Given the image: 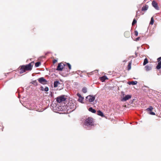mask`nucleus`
<instances>
[{
  "instance_id": "obj_1",
  "label": "nucleus",
  "mask_w": 161,
  "mask_h": 161,
  "mask_svg": "<svg viewBox=\"0 0 161 161\" xmlns=\"http://www.w3.org/2000/svg\"><path fill=\"white\" fill-rule=\"evenodd\" d=\"M34 62H31L26 65H23L20 66L19 73L22 74L25 72L26 71H30L32 69Z\"/></svg>"
},
{
  "instance_id": "obj_2",
  "label": "nucleus",
  "mask_w": 161,
  "mask_h": 161,
  "mask_svg": "<svg viewBox=\"0 0 161 161\" xmlns=\"http://www.w3.org/2000/svg\"><path fill=\"white\" fill-rule=\"evenodd\" d=\"M84 125L87 126L94 125V119L92 117H89L85 119L84 122Z\"/></svg>"
},
{
  "instance_id": "obj_3",
  "label": "nucleus",
  "mask_w": 161,
  "mask_h": 161,
  "mask_svg": "<svg viewBox=\"0 0 161 161\" xmlns=\"http://www.w3.org/2000/svg\"><path fill=\"white\" fill-rule=\"evenodd\" d=\"M66 98L64 95H62L57 97V101L59 103H60L65 101Z\"/></svg>"
},
{
  "instance_id": "obj_4",
  "label": "nucleus",
  "mask_w": 161,
  "mask_h": 161,
  "mask_svg": "<svg viewBox=\"0 0 161 161\" xmlns=\"http://www.w3.org/2000/svg\"><path fill=\"white\" fill-rule=\"evenodd\" d=\"M65 63H61L58 64L57 68V70L62 71L64 67L65 66Z\"/></svg>"
},
{
  "instance_id": "obj_5",
  "label": "nucleus",
  "mask_w": 161,
  "mask_h": 161,
  "mask_svg": "<svg viewBox=\"0 0 161 161\" xmlns=\"http://www.w3.org/2000/svg\"><path fill=\"white\" fill-rule=\"evenodd\" d=\"M37 80L41 84L44 85L47 84V81L43 77H42L38 78Z\"/></svg>"
},
{
  "instance_id": "obj_6",
  "label": "nucleus",
  "mask_w": 161,
  "mask_h": 161,
  "mask_svg": "<svg viewBox=\"0 0 161 161\" xmlns=\"http://www.w3.org/2000/svg\"><path fill=\"white\" fill-rule=\"evenodd\" d=\"M86 99L87 101H88L89 102H92L95 99V97L90 95L86 97Z\"/></svg>"
},
{
  "instance_id": "obj_7",
  "label": "nucleus",
  "mask_w": 161,
  "mask_h": 161,
  "mask_svg": "<svg viewBox=\"0 0 161 161\" xmlns=\"http://www.w3.org/2000/svg\"><path fill=\"white\" fill-rule=\"evenodd\" d=\"M132 96L131 95H127L124 97L122 99L121 101H126L127 100L131 98Z\"/></svg>"
},
{
  "instance_id": "obj_8",
  "label": "nucleus",
  "mask_w": 161,
  "mask_h": 161,
  "mask_svg": "<svg viewBox=\"0 0 161 161\" xmlns=\"http://www.w3.org/2000/svg\"><path fill=\"white\" fill-rule=\"evenodd\" d=\"M152 5L157 10L159 9V8L158 6V4L155 1H153L152 2Z\"/></svg>"
},
{
  "instance_id": "obj_9",
  "label": "nucleus",
  "mask_w": 161,
  "mask_h": 161,
  "mask_svg": "<svg viewBox=\"0 0 161 161\" xmlns=\"http://www.w3.org/2000/svg\"><path fill=\"white\" fill-rule=\"evenodd\" d=\"M153 65L152 64H150L146 65L145 67V68L146 71H148L151 70L152 68Z\"/></svg>"
},
{
  "instance_id": "obj_10",
  "label": "nucleus",
  "mask_w": 161,
  "mask_h": 161,
  "mask_svg": "<svg viewBox=\"0 0 161 161\" xmlns=\"http://www.w3.org/2000/svg\"><path fill=\"white\" fill-rule=\"evenodd\" d=\"M130 31H126L124 33V36L126 38H129L130 36Z\"/></svg>"
},
{
  "instance_id": "obj_11",
  "label": "nucleus",
  "mask_w": 161,
  "mask_h": 161,
  "mask_svg": "<svg viewBox=\"0 0 161 161\" xmlns=\"http://www.w3.org/2000/svg\"><path fill=\"white\" fill-rule=\"evenodd\" d=\"M71 104V103H70V102H69V103L68 104V106H69V108H74L75 107V105L72 103V104Z\"/></svg>"
},
{
  "instance_id": "obj_12",
  "label": "nucleus",
  "mask_w": 161,
  "mask_h": 161,
  "mask_svg": "<svg viewBox=\"0 0 161 161\" xmlns=\"http://www.w3.org/2000/svg\"><path fill=\"white\" fill-rule=\"evenodd\" d=\"M60 84V83L58 81L56 80L55 81L54 83V87H57L58 86V85Z\"/></svg>"
},
{
  "instance_id": "obj_13",
  "label": "nucleus",
  "mask_w": 161,
  "mask_h": 161,
  "mask_svg": "<svg viewBox=\"0 0 161 161\" xmlns=\"http://www.w3.org/2000/svg\"><path fill=\"white\" fill-rule=\"evenodd\" d=\"M97 114L101 116L102 117H104V116L103 113L101 111L98 110L97 111Z\"/></svg>"
},
{
  "instance_id": "obj_14",
  "label": "nucleus",
  "mask_w": 161,
  "mask_h": 161,
  "mask_svg": "<svg viewBox=\"0 0 161 161\" xmlns=\"http://www.w3.org/2000/svg\"><path fill=\"white\" fill-rule=\"evenodd\" d=\"M100 80L102 82L104 81L106 79H108L107 77L105 76H103L100 78Z\"/></svg>"
},
{
  "instance_id": "obj_15",
  "label": "nucleus",
  "mask_w": 161,
  "mask_h": 161,
  "mask_svg": "<svg viewBox=\"0 0 161 161\" xmlns=\"http://www.w3.org/2000/svg\"><path fill=\"white\" fill-rule=\"evenodd\" d=\"M137 82L136 81L129 82L128 84L129 85H135L137 84Z\"/></svg>"
},
{
  "instance_id": "obj_16",
  "label": "nucleus",
  "mask_w": 161,
  "mask_h": 161,
  "mask_svg": "<svg viewBox=\"0 0 161 161\" xmlns=\"http://www.w3.org/2000/svg\"><path fill=\"white\" fill-rule=\"evenodd\" d=\"M158 62V63L156 67V69H159L161 68V61Z\"/></svg>"
},
{
  "instance_id": "obj_17",
  "label": "nucleus",
  "mask_w": 161,
  "mask_h": 161,
  "mask_svg": "<svg viewBox=\"0 0 161 161\" xmlns=\"http://www.w3.org/2000/svg\"><path fill=\"white\" fill-rule=\"evenodd\" d=\"M132 62L131 61H130L128 63V65L127 66V70H129L131 68V65Z\"/></svg>"
},
{
  "instance_id": "obj_18",
  "label": "nucleus",
  "mask_w": 161,
  "mask_h": 161,
  "mask_svg": "<svg viewBox=\"0 0 161 161\" xmlns=\"http://www.w3.org/2000/svg\"><path fill=\"white\" fill-rule=\"evenodd\" d=\"M89 110L92 113H95L96 112V111L95 109L92 108L91 107L89 108Z\"/></svg>"
},
{
  "instance_id": "obj_19",
  "label": "nucleus",
  "mask_w": 161,
  "mask_h": 161,
  "mask_svg": "<svg viewBox=\"0 0 161 161\" xmlns=\"http://www.w3.org/2000/svg\"><path fill=\"white\" fill-rule=\"evenodd\" d=\"M148 8V6L147 5H145L142 8V11H146L147 9Z\"/></svg>"
},
{
  "instance_id": "obj_20",
  "label": "nucleus",
  "mask_w": 161,
  "mask_h": 161,
  "mask_svg": "<svg viewBox=\"0 0 161 161\" xmlns=\"http://www.w3.org/2000/svg\"><path fill=\"white\" fill-rule=\"evenodd\" d=\"M153 109V108L152 106H150L149 107V108H147L146 109V110L148 111H150V112H151L152 110Z\"/></svg>"
},
{
  "instance_id": "obj_21",
  "label": "nucleus",
  "mask_w": 161,
  "mask_h": 161,
  "mask_svg": "<svg viewBox=\"0 0 161 161\" xmlns=\"http://www.w3.org/2000/svg\"><path fill=\"white\" fill-rule=\"evenodd\" d=\"M148 63V59H147V58H145L144 60V62L143 63V65H145Z\"/></svg>"
},
{
  "instance_id": "obj_22",
  "label": "nucleus",
  "mask_w": 161,
  "mask_h": 161,
  "mask_svg": "<svg viewBox=\"0 0 161 161\" xmlns=\"http://www.w3.org/2000/svg\"><path fill=\"white\" fill-rule=\"evenodd\" d=\"M41 64V63L39 62H38L35 63V67H37L39 66Z\"/></svg>"
},
{
  "instance_id": "obj_23",
  "label": "nucleus",
  "mask_w": 161,
  "mask_h": 161,
  "mask_svg": "<svg viewBox=\"0 0 161 161\" xmlns=\"http://www.w3.org/2000/svg\"><path fill=\"white\" fill-rule=\"evenodd\" d=\"M65 66H68V67H69V69H71V66L68 63H65Z\"/></svg>"
},
{
  "instance_id": "obj_24",
  "label": "nucleus",
  "mask_w": 161,
  "mask_h": 161,
  "mask_svg": "<svg viewBox=\"0 0 161 161\" xmlns=\"http://www.w3.org/2000/svg\"><path fill=\"white\" fill-rule=\"evenodd\" d=\"M154 21V20L153 19V17H152L151 18V21H150V24L151 25H153V24Z\"/></svg>"
},
{
  "instance_id": "obj_25",
  "label": "nucleus",
  "mask_w": 161,
  "mask_h": 161,
  "mask_svg": "<svg viewBox=\"0 0 161 161\" xmlns=\"http://www.w3.org/2000/svg\"><path fill=\"white\" fill-rule=\"evenodd\" d=\"M83 99H84L83 97H79V98L78 99V101L82 103Z\"/></svg>"
},
{
  "instance_id": "obj_26",
  "label": "nucleus",
  "mask_w": 161,
  "mask_h": 161,
  "mask_svg": "<svg viewBox=\"0 0 161 161\" xmlns=\"http://www.w3.org/2000/svg\"><path fill=\"white\" fill-rule=\"evenodd\" d=\"M82 92L84 93H86L87 92V89L86 87H84L82 89Z\"/></svg>"
},
{
  "instance_id": "obj_27",
  "label": "nucleus",
  "mask_w": 161,
  "mask_h": 161,
  "mask_svg": "<svg viewBox=\"0 0 161 161\" xmlns=\"http://www.w3.org/2000/svg\"><path fill=\"white\" fill-rule=\"evenodd\" d=\"M136 22L137 21L135 19H134L133 20V21L132 24V25H134L136 23Z\"/></svg>"
},
{
  "instance_id": "obj_28",
  "label": "nucleus",
  "mask_w": 161,
  "mask_h": 161,
  "mask_svg": "<svg viewBox=\"0 0 161 161\" xmlns=\"http://www.w3.org/2000/svg\"><path fill=\"white\" fill-rule=\"evenodd\" d=\"M32 83L35 86H36L37 85V83L36 80H35L33 81H32Z\"/></svg>"
},
{
  "instance_id": "obj_29",
  "label": "nucleus",
  "mask_w": 161,
  "mask_h": 161,
  "mask_svg": "<svg viewBox=\"0 0 161 161\" xmlns=\"http://www.w3.org/2000/svg\"><path fill=\"white\" fill-rule=\"evenodd\" d=\"M49 90V88L48 87H46L44 88V91L45 92H47Z\"/></svg>"
},
{
  "instance_id": "obj_30",
  "label": "nucleus",
  "mask_w": 161,
  "mask_h": 161,
  "mask_svg": "<svg viewBox=\"0 0 161 161\" xmlns=\"http://www.w3.org/2000/svg\"><path fill=\"white\" fill-rule=\"evenodd\" d=\"M134 34L136 36H137L138 35V32L137 31H135L134 32Z\"/></svg>"
},
{
  "instance_id": "obj_31",
  "label": "nucleus",
  "mask_w": 161,
  "mask_h": 161,
  "mask_svg": "<svg viewBox=\"0 0 161 161\" xmlns=\"http://www.w3.org/2000/svg\"><path fill=\"white\" fill-rule=\"evenodd\" d=\"M149 114H151V115H155V114L154 112H152V111L151 112H150Z\"/></svg>"
},
{
  "instance_id": "obj_32",
  "label": "nucleus",
  "mask_w": 161,
  "mask_h": 161,
  "mask_svg": "<svg viewBox=\"0 0 161 161\" xmlns=\"http://www.w3.org/2000/svg\"><path fill=\"white\" fill-rule=\"evenodd\" d=\"M57 62V60H56V59H54L53 60V64H54L56 63Z\"/></svg>"
},
{
  "instance_id": "obj_33",
  "label": "nucleus",
  "mask_w": 161,
  "mask_h": 161,
  "mask_svg": "<svg viewBox=\"0 0 161 161\" xmlns=\"http://www.w3.org/2000/svg\"><path fill=\"white\" fill-rule=\"evenodd\" d=\"M40 89L41 90H42V91H43L44 90V88L42 86H41L40 87Z\"/></svg>"
},
{
  "instance_id": "obj_34",
  "label": "nucleus",
  "mask_w": 161,
  "mask_h": 161,
  "mask_svg": "<svg viewBox=\"0 0 161 161\" xmlns=\"http://www.w3.org/2000/svg\"><path fill=\"white\" fill-rule=\"evenodd\" d=\"M161 60V57L158 58L157 59L158 62H160V60Z\"/></svg>"
},
{
  "instance_id": "obj_35",
  "label": "nucleus",
  "mask_w": 161,
  "mask_h": 161,
  "mask_svg": "<svg viewBox=\"0 0 161 161\" xmlns=\"http://www.w3.org/2000/svg\"><path fill=\"white\" fill-rule=\"evenodd\" d=\"M77 95L79 97H81V95L80 94H79V93H77Z\"/></svg>"
},
{
  "instance_id": "obj_36",
  "label": "nucleus",
  "mask_w": 161,
  "mask_h": 161,
  "mask_svg": "<svg viewBox=\"0 0 161 161\" xmlns=\"http://www.w3.org/2000/svg\"><path fill=\"white\" fill-rule=\"evenodd\" d=\"M55 108H54L53 107V108H52V109L53 110V111H54L55 110H56V108H56V107H55Z\"/></svg>"
},
{
  "instance_id": "obj_37",
  "label": "nucleus",
  "mask_w": 161,
  "mask_h": 161,
  "mask_svg": "<svg viewBox=\"0 0 161 161\" xmlns=\"http://www.w3.org/2000/svg\"><path fill=\"white\" fill-rule=\"evenodd\" d=\"M140 37H137L136 39V41H138L139 40V39H140Z\"/></svg>"
},
{
  "instance_id": "obj_38",
  "label": "nucleus",
  "mask_w": 161,
  "mask_h": 161,
  "mask_svg": "<svg viewBox=\"0 0 161 161\" xmlns=\"http://www.w3.org/2000/svg\"><path fill=\"white\" fill-rule=\"evenodd\" d=\"M52 105H53V104L52 103V105H51V106H52Z\"/></svg>"
}]
</instances>
